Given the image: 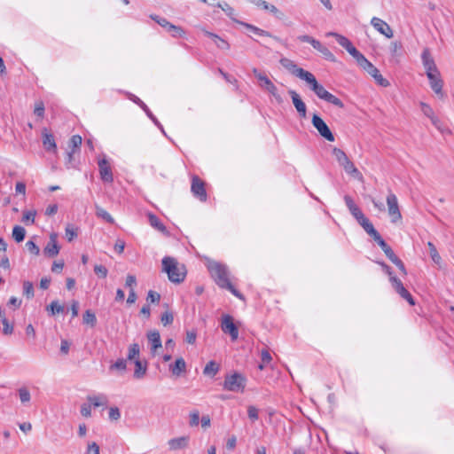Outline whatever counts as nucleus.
Here are the masks:
<instances>
[{
	"label": "nucleus",
	"instance_id": "nucleus-15",
	"mask_svg": "<svg viewBox=\"0 0 454 454\" xmlns=\"http://www.w3.org/2000/svg\"><path fill=\"white\" fill-rule=\"evenodd\" d=\"M371 24L379 33L385 35L387 38H392L394 36L392 28L383 20L373 17L371 20Z\"/></svg>",
	"mask_w": 454,
	"mask_h": 454
},
{
	"label": "nucleus",
	"instance_id": "nucleus-43",
	"mask_svg": "<svg viewBox=\"0 0 454 454\" xmlns=\"http://www.w3.org/2000/svg\"><path fill=\"white\" fill-rule=\"evenodd\" d=\"M167 31L170 33L173 37H182L184 35L183 28L173 24L168 26V29Z\"/></svg>",
	"mask_w": 454,
	"mask_h": 454
},
{
	"label": "nucleus",
	"instance_id": "nucleus-39",
	"mask_svg": "<svg viewBox=\"0 0 454 454\" xmlns=\"http://www.w3.org/2000/svg\"><path fill=\"white\" fill-rule=\"evenodd\" d=\"M140 348L137 343H133L129 347L128 359L136 360L138 359Z\"/></svg>",
	"mask_w": 454,
	"mask_h": 454
},
{
	"label": "nucleus",
	"instance_id": "nucleus-57",
	"mask_svg": "<svg viewBox=\"0 0 454 454\" xmlns=\"http://www.w3.org/2000/svg\"><path fill=\"white\" fill-rule=\"evenodd\" d=\"M94 271L97 275L100 276L101 278H106L108 273L107 269L103 265H95Z\"/></svg>",
	"mask_w": 454,
	"mask_h": 454
},
{
	"label": "nucleus",
	"instance_id": "nucleus-14",
	"mask_svg": "<svg viewBox=\"0 0 454 454\" xmlns=\"http://www.w3.org/2000/svg\"><path fill=\"white\" fill-rule=\"evenodd\" d=\"M279 62L286 69L301 80H304L305 75H308L309 73V71L299 67L293 60L289 59L282 58Z\"/></svg>",
	"mask_w": 454,
	"mask_h": 454
},
{
	"label": "nucleus",
	"instance_id": "nucleus-53",
	"mask_svg": "<svg viewBox=\"0 0 454 454\" xmlns=\"http://www.w3.org/2000/svg\"><path fill=\"white\" fill-rule=\"evenodd\" d=\"M99 446L95 442H92L88 444L86 454H99Z\"/></svg>",
	"mask_w": 454,
	"mask_h": 454
},
{
	"label": "nucleus",
	"instance_id": "nucleus-64",
	"mask_svg": "<svg viewBox=\"0 0 454 454\" xmlns=\"http://www.w3.org/2000/svg\"><path fill=\"white\" fill-rule=\"evenodd\" d=\"M124 248H125V242L121 239H118L114 244V250L117 253L121 254L124 251Z\"/></svg>",
	"mask_w": 454,
	"mask_h": 454
},
{
	"label": "nucleus",
	"instance_id": "nucleus-63",
	"mask_svg": "<svg viewBox=\"0 0 454 454\" xmlns=\"http://www.w3.org/2000/svg\"><path fill=\"white\" fill-rule=\"evenodd\" d=\"M137 285V279L134 275H128L126 278V283L125 286L127 287L134 288V286Z\"/></svg>",
	"mask_w": 454,
	"mask_h": 454
},
{
	"label": "nucleus",
	"instance_id": "nucleus-7",
	"mask_svg": "<svg viewBox=\"0 0 454 454\" xmlns=\"http://www.w3.org/2000/svg\"><path fill=\"white\" fill-rule=\"evenodd\" d=\"M247 379L239 372L227 375L223 381V388L228 391L243 393L246 388Z\"/></svg>",
	"mask_w": 454,
	"mask_h": 454
},
{
	"label": "nucleus",
	"instance_id": "nucleus-6",
	"mask_svg": "<svg viewBox=\"0 0 454 454\" xmlns=\"http://www.w3.org/2000/svg\"><path fill=\"white\" fill-rule=\"evenodd\" d=\"M253 74L257 78L259 86L271 95L278 104H281L283 102V98L279 94L278 88L270 79L257 68L253 69Z\"/></svg>",
	"mask_w": 454,
	"mask_h": 454
},
{
	"label": "nucleus",
	"instance_id": "nucleus-27",
	"mask_svg": "<svg viewBox=\"0 0 454 454\" xmlns=\"http://www.w3.org/2000/svg\"><path fill=\"white\" fill-rule=\"evenodd\" d=\"M88 401L94 407L105 406L108 403L107 396L103 394L97 395H90L88 396Z\"/></svg>",
	"mask_w": 454,
	"mask_h": 454
},
{
	"label": "nucleus",
	"instance_id": "nucleus-51",
	"mask_svg": "<svg viewBox=\"0 0 454 454\" xmlns=\"http://www.w3.org/2000/svg\"><path fill=\"white\" fill-rule=\"evenodd\" d=\"M35 217V211H26L23 214L22 221L25 223H27L28 222L30 223H34Z\"/></svg>",
	"mask_w": 454,
	"mask_h": 454
},
{
	"label": "nucleus",
	"instance_id": "nucleus-24",
	"mask_svg": "<svg viewBox=\"0 0 454 454\" xmlns=\"http://www.w3.org/2000/svg\"><path fill=\"white\" fill-rule=\"evenodd\" d=\"M311 45L314 49L318 51L326 59L328 60H334L333 54L325 47L318 40H316L315 38L313 41H311Z\"/></svg>",
	"mask_w": 454,
	"mask_h": 454
},
{
	"label": "nucleus",
	"instance_id": "nucleus-21",
	"mask_svg": "<svg viewBox=\"0 0 454 454\" xmlns=\"http://www.w3.org/2000/svg\"><path fill=\"white\" fill-rule=\"evenodd\" d=\"M427 78L429 80L430 87L434 90V92L437 95L442 96L443 82L441 78L440 73L434 75H431Z\"/></svg>",
	"mask_w": 454,
	"mask_h": 454
},
{
	"label": "nucleus",
	"instance_id": "nucleus-9",
	"mask_svg": "<svg viewBox=\"0 0 454 454\" xmlns=\"http://www.w3.org/2000/svg\"><path fill=\"white\" fill-rule=\"evenodd\" d=\"M313 127L317 130L321 137L329 142L334 141V136L330 130L325 121L317 114H314L311 120Z\"/></svg>",
	"mask_w": 454,
	"mask_h": 454
},
{
	"label": "nucleus",
	"instance_id": "nucleus-58",
	"mask_svg": "<svg viewBox=\"0 0 454 454\" xmlns=\"http://www.w3.org/2000/svg\"><path fill=\"white\" fill-rule=\"evenodd\" d=\"M261 359H262V362L265 364H270L272 357H271L270 352L268 351V349H262L261 351Z\"/></svg>",
	"mask_w": 454,
	"mask_h": 454
},
{
	"label": "nucleus",
	"instance_id": "nucleus-44",
	"mask_svg": "<svg viewBox=\"0 0 454 454\" xmlns=\"http://www.w3.org/2000/svg\"><path fill=\"white\" fill-rule=\"evenodd\" d=\"M396 293L399 294L402 298L406 300L410 305L413 306L415 304V301H414L413 297L406 290V288L404 286H403L399 291H396Z\"/></svg>",
	"mask_w": 454,
	"mask_h": 454
},
{
	"label": "nucleus",
	"instance_id": "nucleus-54",
	"mask_svg": "<svg viewBox=\"0 0 454 454\" xmlns=\"http://www.w3.org/2000/svg\"><path fill=\"white\" fill-rule=\"evenodd\" d=\"M121 418L120 410L117 407H111L109 409V419L111 420H118Z\"/></svg>",
	"mask_w": 454,
	"mask_h": 454
},
{
	"label": "nucleus",
	"instance_id": "nucleus-2",
	"mask_svg": "<svg viewBox=\"0 0 454 454\" xmlns=\"http://www.w3.org/2000/svg\"><path fill=\"white\" fill-rule=\"evenodd\" d=\"M303 81L308 83L309 89L317 96L318 98L325 100V102L330 103L339 108L344 107L343 102L339 98L326 90L323 85L318 83L312 73L309 72L308 75H305Z\"/></svg>",
	"mask_w": 454,
	"mask_h": 454
},
{
	"label": "nucleus",
	"instance_id": "nucleus-33",
	"mask_svg": "<svg viewBox=\"0 0 454 454\" xmlns=\"http://www.w3.org/2000/svg\"><path fill=\"white\" fill-rule=\"evenodd\" d=\"M83 324L94 327L97 324L96 315L90 309H87L82 317Z\"/></svg>",
	"mask_w": 454,
	"mask_h": 454
},
{
	"label": "nucleus",
	"instance_id": "nucleus-52",
	"mask_svg": "<svg viewBox=\"0 0 454 454\" xmlns=\"http://www.w3.org/2000/svg\"><path fill=\"white\" fill-rule=\"evenodd\" d=\"M247 415L249 419L253 421H255L258 419V409L253 405L248 406L247 408Z\"/></svg>",
	"mask_w": 454,
	"mask_h": 454
},
{
	"label": "nucleus",
	"instance_id": "nucleus-10",
	"mask_svg": "<svg viewBox=\"0 0 454 454\" xmlns=\"http://www.w3.org/2000/svg\"><path fill=\"white\" fill-rule=\"evenodd\" d=\"M191 191L193 196L200 201L205 202L207 200L205 183L197 176H193L192 178Z\"/></svg>",
	"mask_w": 454,
	"mask_h": 454
},
{
	"label": "nucleus",
	"instance_id": "nucleus-31",
	"mask_svg": "<svg viewBox=\"0 0 454 454\" xmlns=\"http://www.w3.org/2000/svg\"><path fill=\"white\" fill-rule=\"evenodd\" d=\"M421 60L424 67H434L435 62L431 55L430 50L428 48H425L421 53Z\"/></svg>",
	"mask_w": 454,
	"mask_h": 454
},
{
	"label": "nucleus",
	"instance_id": "nucleus-37",
	"mask_svg": "<svg viewBox=\"0 0 454 454\" xmlns=\"http://www.w3.org/2000/svg\"><path fill=\"white\" fill-rule=\"evenodd\" d=\"M46 310L53 316L55 314L62 313L64 311V306L60 305L57 301H53L49 306H47Z\"/></svg>",
	"mask_w": 454,
	"mask_h": 454
},
{
	"label": "nucleus",
	"instance_id": "nucleus-32",
	"mask_svg": "<svg viewBox=\"0 0 454 454\" xmlns=\"http://www.w3.org/2000/svg\"><path fill=\"white\" fill-rule=\"evenodd\" d=\"M420 106L423 114L427 116L434 125H436L438 119L435 117L434 110L431 108V106L424 102L420 103Z\"/></svg>",
	"mask_w": 454,
	"mask_h": 454
},
{
	"label": "nucleus",
	"instance_id": "nucleus-25",
	"mask_svg": "<svg viewBox=\"0 0 454 454\" xmlns=\"http://www.w3.org/2000/svg\"><path fill=\"white\" fill-rule=\"evenodd\" d=\"M202 31L205 34V35L210 37L214 41V43L219 49H222V50H229L230 49V44L228 43V42H226L225 40L221 38L219 35H217L214 33L208 32L205 29H202Z\"/></svg>",
	"mask_w": 454,
	"mask_h": 454
},
{
	"label": "nucleus",
	"instance_id": "nucleus-62",
	"mask_svg": "<svg viewBox=\"0 0 454 454\" xmlns=\"http://www.w3.org/2000/svg\"><path fill=\"white\" fill-rule=\"evenodd\" d=\"M402 44L399 42H392L390 44V51L393 56H396L401 50Z\"/></svg>",
	"mask_w": 454,
	"mask_h": 454
},
{
	"label": "nucleus",
	"instance_id": "nucleus-48",
	"mask_svg": "<svg viewBox=\"0 0 454 454\" xmlns=\"http://www.w3.org/2000/svg\"><path fill=\"white\" fill-rule=\"evenodd\" d=\"M82 138L79 135H74L69 140V145L73 147V150L79 148L82 145Z\"/></svg>",
	"mask_w": 454,
	"mask_h": 454
},
{
	"label": "nucleus",
	"instance_id": "nucleus-47",
	"mask_svg": "<svg viewBox=\"0 0 454 454\" xmlns=\"http://www.w3.org/2000/svg\"><path fill=\"white\" fill-rule=\"evenodd\" d=\"M174 317L171 311L166 310L160 317V322L163 325H168L173 323Z\"/></svg>",
	"mask_w": 454,
	"mask_h": 454
},
{
	"label": "nucleus",
	"instance_id": "nucleus-55",
	"mask_svg": "<svg viewBox=\"0 0 454 454\" xmlns=\"http://www.w3.org/2000/svg\"><path fill=\"white\" fill-rule=\"evenodd\" d=\"M197 339V333L195 330H191L186 332L185 340L189 344H194Z\"/></svg>",
	"mask_w": 454,
	"mask_h": 454
},
{
	"label": "nucleus",
	"instance_id": "nucleus-30",
	"mask_svg": "<svg viewBox=\"0 0 454 454\" xmlns=\"http://www.w3.org/2000/svg\"><path fill=\"white\" fill-rule=\"evenodd\" d=\"M218 372L219 365L215 361H209L203 370V373L210 377L215 376Z\"/></svg>",
	"mask_w": 454,
	"mask_h": 454
},
{
	"label": "nucleus",
	"instance_id": "nucleus-50",
	"mask_svg": "<svg viewBox=\"0 0 454 454\" xmlns=\"http://www.w3.org/2000/svg\"><path fill=\"white\" fill-rule=\"evenodd\" d=\"M26 247L27 248V250L35 254V255H38L39 253H40V249L38 247V246L32 240H28L27 243H26Z\"/></svg>",
	"mask_w": 454,
	"mask_h": 454
},
{
	"label": "nucleus",
	"instance_id": "nucleus-59",
	"mask_svg": "<svg viewBox=\"0 0 454 454\" xmlns=\"http://www.w3.org/2000/svg\"><path fill=\"white\" fill-rule=\"evenodd\" d=\"M2 323L4 325L3 333L7 335L12 334L13 332V326L9 324V321L5 317H3Z\"/></svg>",
	"mask_w": 454,
	"mask_h": 454
},
{
	"label": "nucleus",
	"instance_id": "nucleus-11",
	"mask_svg": "<svg viewBox=\"0 0 454 454\" xmlns=\"http://www.w3.org/2000/svg\"><path fill=\"white\" fill-rule=\"evenodd\" d=\"M327 36L335 37L338 43L346 49V51L356 59L361 54L359 51L352 44V43L345 36L339 35L334 32H329L326 35Z\"/></svg>",
	"mask_w": 454,
	"mask_h": 454
},
{
	"label": "nucleus",
	"instance_id": "nucleus-18",
	"mask_svg": "<svg viewBox=\"0 0 454 454\" xmlns=\"http://www.w3.org/2000/svg\"><path fill=\"white\" fill-rule=\"evenodd\" d=\"M350 214L355 217V219L358 222V223L364 228L365 231L372 228L373 224L370 222V220L364 215L358 206H356L349 211Z\"/></svg>",
	"mask_w": 454,
	"mask_h": 454
},
{
	"label": "nucleus",
	"instance_id": "nucleus-22",
	"mask_svg": "<svg viewBox=\"0 0 454 454\" xmlns=\"http://www.w3.org/2000/svg\"><path fill=\"white\" fill-rule=\"evenodd\" d=\"M169 371L176 377H179L182 373L186 371V363L183 357L176 359L173 364L169 365Z\"/></svg>",
	"mask_w": 454,
	"mask_h": 454
},
{
	"label": "nucleus",
	"instance_id": "nucleus-36",
	"mask_svg": "<svg viewBox=\"0 0 454 454\" xmlns=\"http://www.w3.org/2000/svg\"><path fill=\"white\" fill-rule=\"evenodd\" d=\"M427 247L429 249L430 257L433 260V262L436 264H440L442 262V258H441L439 253L437 252L435 246L432 242L429 241V242H427Z\"/></svg>",
	"mask_w": 454,
	"mask_h": 454
},
{
	"label": "nucleus",
	"instance_id": "nucleus-60",
	"mask_svg": "<svg viewBox=\"0 0 454 454\" xmlns=\"http://www.w3.org/2000/svg\"><path fill=\"white\" fill-rule=\"evenodd\" d=\"M390 282L395 292L399 291L403 286L402 281L395 276H391Z\"/></svg>",
	"mask_w": 454,
	"mask_h": 454
},
{
	"label": "nucleus",
	"instance_id": "nucleus-46",
	"mask_svg": "<svg viewBox=\"0 0 454 454\" xmlns=\"http://www.w3.org/2000/svg\"><path fill=\"white\" fill-rule=\"evenodd\" d=\"M189 424L191 427H197L200 423V412L197 410H194L189 414Z\"/></svg>",
	"mask_w": 454,
	"mask_h": 454
},
{
	"label": "nucleus",
	"instance_id": "nucleus-49",
	"mask_svg": "<svg viewBox=\"0 0 454 454\" xmlns=\"http://www.w3.org/2000/svg\"><path fill=\"white\" fill-rule=\"evenodd\" d=\"M243 25L258 35L270 36V34L265 30H262L259 27H256L253 25L247 24V23H243Z\"/></svg>",
	"mask_w": 454,
	"mask_h": 454
},
{
	"label": "nucleus",
	"instance_id": "nucleus-28",
	"mask_svg": "<svg viewBox=\"0 0 454 454\" xmlns=\"http://www.w3.org/2000/svg\"><path fill=\"white\" fill-rule=\"evenodd\" d=\"M148 219H149L150 224L153 228H155L156 230H158L159 231L163 232V233H165L167 231L165 225L160 222V220L155 215H153L152 213L148 214Z\"/></svg>",
	"mask_w": 454,
	"mask_h": 454
},
{
	"label": "nucleus",
	"instance_id": "nucleus-1",
	"mask_svg": "<svg viewBox=\"0 0 454 454\" xmlns=\"http://www.w3.org/2000/svg\"><path fill=\"white\" fill-rule=\"evenodd\" d=\"M207 268L218 286L229 290L233 295L240 300H244V296L240 294L230 282L229 270L226 265L216 261H208Z\"/></svg>",
	"mask_w": 454,
	"mask_h": 454
},
{
	"label": "nucleus",
	"instance_id": "nucleus-56",
	"mask_svg": "<svg viewBox=\"0 0 454 454\" xmlns=\"http://www.w3.org/2000/svg\"><path fill=\"white\" fill-rule=\"evenodd\" d=\"M151 18L155 20L160 26H161L162 27L166 28V30L168 29V26L171 25V23H169L166 19L164 18H160V17H158V16H151Z\"/></svg>",
	"mask_w": 454,
	"mask_h": 454
},
{
	"label": "nucleus",
	"instance_id": "nucleus-19",
	"mask_svg": "<svg viewBox=\"0 0 454 454\" xmlns=\"http://www.w3.org/2000/svg\"><path fill=\"white\" fill-rule=\"evenodd\" d=\"M189 442H190V437L185 435V436L170 439L168 442V445L169 447V450H178L185 449L188 446Z\"/></svg>",
	"mask_w": 454,
	"mask_h": 454
},
{
	"label": "nucleus",
	"instance_id": "nucleus-26",
	"mask_svg": "<svg viewBox=\"0 0 454 454\" xmlns=\"http://www.w3.org/2000/svg\"><path fill=\"white\" fill-rule=\"evenodd\" d=\"M366 233L370 235L378 243V245L380 247L383 252H385L388 247H390L381 238L380 233L375 230L374 226L369 228Z\"/></svg>",
	"mask_w": 454,
	"mask_h": 454
},
{
	"label": "nucleus",
	"instance_id": "nucleus-34",
	"mask_svg": "<svg viewBox=\"0 0 454 454\" xmlns=\"http://www.w3.org/2000/svg\"><path fill=\"white\" fill-rule=\"evenodd\" d=\"M135 372L134 377L136 379H142L146 372V365H143L142 362L139 359L135 360Z\"/></svg>",
	"mask_w": 454,
	"mask_h": 454
},
{
	"label": "nucleus",
	"instance_id": "nucleus-40",
	"mask_svg": "<svg viewBox=\"0 0 454 454\" xmlns=\"http://www.w3.org/2000/svg\"><path fill=\"white\" fill-rule=\"evenodd\" d=\"M110 371L124 372L127 369V362L125 359H118L115 363L110 365Z\"/></svg>",
	"mask_w": 454,
	"mask_h": 454
},
{
	"label": "nucleus",
	"instance_id": "nucleus-41",
	"mask_svg": "<svg viewBox=\"0 0 454 454\" xmlns=\"http://www.w3.org/2000/svg\"><path fill=\"white\" fill-rule=\"evenodd\" d=\"M78 229L74 228L72 225L68 224L66 227L65 232H66V238L67 239L71 242L73 241L78 235Z\"/></svg>",
	"mask_w": 454,
	"mask_h": 454
},
{
	"label": "nucleus",
	"instance_id": "nucleus-13",
	"mask_svg": "<svg viewBox=\"0 0 454 454\" xmlns=\"http://www.w3.org/2000/svg\"><path fill=\"white\" fill-rule=\"evenodd\" d=\"M100 178L104 183L112 184L114 182V176L111 165L106 159H100L98 161Z\"/></svg>",
	"mask_w": 454,
	"mask_h": 454
},
{
	"label": "nucleus",
	"instance_id": "nucleus-61",
	"mask_svg": "<svg viewBox=\"0 0 454 454\" xmlns=\"http://www.w3.org/2000/svg\"><path fill=\"white\" fill-rule=\"evenodd\" d=\"M160 299V295L154 292V291H152L150 290L148 292V294H147V301H151V302H158Z\"/></svg>",
	"mask_w": 454,
	"mask_h": 454
},
{
	"label": "nucleus",
	"instance_id": "nucleus-38",
	"mask_svg": "<svg viewBox=\"0 0 454 454\" xmlns=\"http://www.w3.org/2000/svg\"><path fill=\"white\" fill-rule=\"evenodd\" d=\"M18 394H19L20 400L22 403H27L30 402L31 395H30L29 390L27 387H20L18 390Z\"/></svg>",
	"mask_w": 454,
	"mask_h": 454
},
{
	"label": "nucleus",
	"instance_id": "nucleus-35",
	"mask_svg": "<svg viewBox=\"0 0 454 454\" xmlns=\"http://www.w3.org/2000/svg\"><path fill=\"white\" fill-rule=\"evenodd\" d=\"M25 235H26V231L23 227L20 226V225H15L13 227V230H12V238L17 241V242H21L24 240L25 239Z\"/></svg>",
	"mask_w": 454,
	"mask_h": 454
},
{
	"label": "nucleus",
	"instance_id": "nucleus-29",
	"mask_svg": "<svg viewBox=\"0 0 454 454\" xmlns=\"http://www.w3.org/2000/svg\"><path fill=\"white\" fill-rule=\"evenodd\" d=\"M95 209H96V215L98 217L103 219L104 221H106L109 223H114V217L106 209H104L103 207H101L100 206H98L97 204L95 205Z\"/></svg>",
	"mask_w": 454,
	"mask_h": 454
},
{
	"label": "nucleus",
	"instance_id": "nucleus-23",
	"mask_svg": "<svg viewBox=\"0 0 454 454\" xmlns=\"http://www.w3.org/2000/svg\"><path fill=\"white\" fill-rule=\"evenodd\" d=\"M43 145L47 151L56 153L57 145L54 137L51 134L47 133L46 130H43Z\"/></svg>",
	"mask_w": 454,
	"mask_h": 454
},
{
	"label": "nucleus",
	"instance_id": "nucleus-16",
	"mask_svg": "<svg viewBox=\"0 0 454 454\" xmlns=\"http://www.w3.org/2000/svg\"><path fill=\"white\" fill-rule=\"evenodd\" d=\"M60 247L58 244V234L55 232L51 233L50 240L43 248V254L50 258L55 257L59 254Z\"/></svg>",
	"mask_w": 454,
	"mask_h": 454
},
{
	"label": "nucleus",
	"instance_id": "nucleus-3",
	"mask_svg": "<svg viewBox=\"0 0 454 454\" xmlns=\"http://www.w3.org/2000/svg\"><path fill=\"white\" fill-rule=\"evenodd\" d=\"M162 270L168 274V279L176 284L183 282L186 276L184 265L179 264L176 259L170 256L162 259Z\"/></svg>",
	"mask_w": 454,
	"mask_h": 454
},
{
	"label": "nucleus",
	"instance_id": "nucleus-8",
	"mask_svg": "<svg viewBox=\"0 0 454 454\" xmlns=\"http://www.w3.org/2000/svg\"><path fill=\"white\" fill-rule=\"evenodd\" d=\"M387 212L388 215L393 223H396L397 222L402 220V214L398 205V200L395 194L392 192H389L387 195Z\"/></svg>",
	"mask_w": 454,
	"mask_h": 454
},
{
	"label": "nucleus",
	"instance_id": "nucleus-45",
	"mask_svg": "<svg viewBox=\"0 0 454 454\" xmlns=\"http://www.w3.org/2000/svg\"><path fill=\"white\" fill-rule=\"evenodd\" d=\"M34 114L40 119L44 115V104L42 100H38L35 104Z\"/></svg>",
	"mask_w": 454,
	"mask_h": 454
},
{
	"label": "nucleus",
	"instance_id": "nucleus-20",
	"mask_svg": "<svg viewBox=\"0 0 454 454\" xmlns=\"http://www.w3.org/2000/svg\"><path fill=\"white\" fill-rule=\"evenodd\" d=\"M147 339L151 344V352L155 355L162 346L160 333L156 330L150 331L147 333Z\"/></svg>",
	"mask_w": 454,
	"mask_h": 454
},
{
	"label": "nucleus",
	"instance_id": "nucleus-17",
	"mask_svg": "<svg viewBox=\"0 0 454 454\" xmlns=\"http://www.w3.org/2000/svg\"><path fill=\"white\" fill-rule=\"evenodd\" d=\"M292 102L301 118H305L307 115V107L305 103L301 98L300 95L295 90H289Z\"/></svg>",
	"mask_w": 454,
	"mask_h": 454
},
{
	"label": "nucleus",
	"instance_id": "nucleus-12",
	"mask_svg": "<svg viewBox=\"0 0 454 454\" xmlns=\"http://www.w3.org/2000/svg\"><path fill=\"white\" fill-rule=\"evenodd\" d=\"M221 328L224 333L230 334L231 340H236L239 338L238 327L233 323V318L230 315L223 316Z\"/></svg>",
	"mask_w": 454,
	"mask_h": 454
},
{
	"label": "nucleus",
	"instance_id": "nucleus-42",
	"mask_svg": "<svg viewBox=\"0 0 454 454\" xmlns=\"http://www.w3.org/2000/svg\"><path fill=\"white\" fill-rule=\"evenodd\" d=\"M23 294L26 295L27 299L34 297V286L30 281L23 282Z\"/></svg>",
	"mask_w": 454,
	"mask_h": 454
},
{
	"label": "nucleus",
	"instance_id": "nucleus-4",
	"mask_svg": "<svg viewBox=\"0 0 454 454\" xmlns=\"http://www.w3.org/2000/svg\"><path fill=\"white\" fill-rule=\"evenodd\" d=\"M332 153L340 167L343 168L344 171L354 177L355 179L363 182L364 176L355 164L349 160L346 153L337 147H333Z\"/></svg>",
	"mask_w": 454,
	"mask_h": 454
},
{
	"label": "nucleus",
	"instance_id": "nucleus-5",
	"mask_svg": "<svg viewBox=\"0 0 454 454\" xmlns=\"http://www.w3.org/2000/svg\"><path fill=\"white\" fill-rule=\"evenodd\" d=\"M357 65L363 68L365 72H367L372 77L374 78L376 82L382 86L387 87L389 86V82L385 79L380 70L371 63L362 53L356 59Z\"/></svg>",
	"mask_w": 454,
	"mask_h": 454
}]
</instances>
